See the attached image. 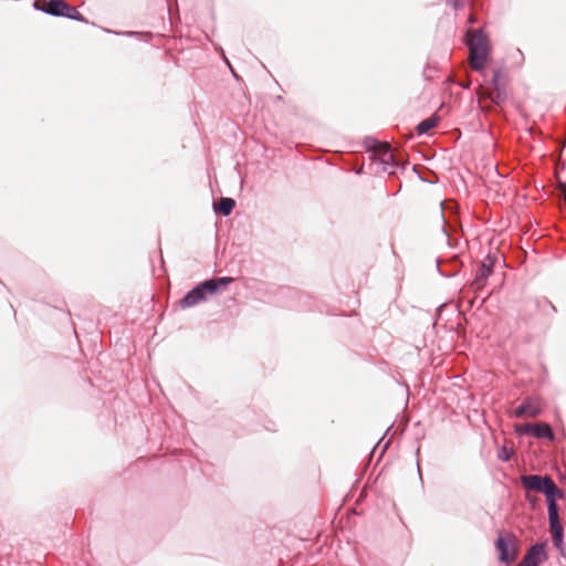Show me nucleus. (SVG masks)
<instances>
[{
  "mask_svg": "<svg viewBox=\"0 0 566 566\" xmlns=\"http://www.w3.org/2000/svg\"><path fill=\"white\" fill-rule=\"evenodd\" d=\"M450 4H451V7H452L453 9H455V10H457V9H459V8L461 7V3L459 2V0H454V1H453V2H451Z\"/></svg>",
  "mask_w": 566,
  "mask_h": 566,
  "instance_id": "obj_22",
  "label": "nucleus"
},
{
  "mask_svg": "<svg viewBox=\"0 0 566 566\" xmlns=\"http://www.w3.org/2000/svg\"><path fill=\"white\" fill-rule=\"evenodd\" d=\"M516 566H530L524 559H522Z\"/></svg>",
  "mask_w": 566,
  "mask_h": 566,
  "instance_id": "obj_25",
  "label": "nucleus"
},
{
  "mask_svg": "<svg viewBox=\"0 0 566 566\" xmlns=\"http://www.w3.org/2000/svg\"><path fill=\"white\" fill-rule=\"evenodd\" d=\"M474 22V17L473 15H470L469 18V23H473Z\"/></svg>",
  "mask_w": 566,
  "mask_h": 566,
  "instance_id": "obj_27",
  "label": "nucleus"
},
{
  "mask_svg": "<svg viewBox=\"0 0 566 566\" xmlns=\"http://www.w3.org/2000/svg\"><path fill=\"white\" fill-rule=\"evenodd\" d=\"M104 31L106 33H112V34H115V35H124V36H128V38H138L143 41H146L148 42L151 38H153V33L150 32H137V31H124V32H118V31H113V30H109V29H104Z\"/></svg>",
  "mask_w": 566,
  "mask_h": 566,
  "instance_id": "obj_16",
  "label": "nucleus"
},
{
  "mask_svg": "<svg viewBox=\"0 0 566 566\" xmlns=\"http://www.w3.org/2000/svg\"><path fill=\"white\" fill-rule=\"evenodd\" d=\"M417 468H418L419 479H420V481H422V475H421L419 463H417Z\"/></svg>",
  "mask_w": 566,
  "mask_h": 566,
  "instance_id": "obj_26",
  "label": "nucleus"
},
{
  "mask_svg": "<svg viewBox=\"0 0 566 566\" xmlns=\"http://www.w3.org/2000/svg\"><path fill=\"white\" fill-rule=\"evenodd\" d=\"M533 437L537 439H547L548 441L555 440V433L548 423H535Z\"/></svg>",
  "mask_w": 566,
  "mask_h": 566,
  "instance_id": "obj_13",
  "label": "nucleus"
},
{
  "mask_svg": "<svg viewBox=\"0 0 566 566\" xmlns=\"http://www.w3.org/2000/svg\"><path fill=\"white\" fill-rule=\"evenodd\" d=\"M459 85H460L462 88L467 90V88H469V87H470V85H471V81H470V80H465V81H463V82H460V83H459Z\"/></svg>",
  "mask_w": 566,
  "mask_h": 566,
  "instance_id": "obj_20",
  "label": "nucleus"
},
{
  "mask_svg": "<svg viewBox=\"0 0 566 566\" xmlns=\"http://www.w3.org/2000/svg\"><path fill=\"white\" fill-rule=\"evenodd\" d=\"M520 482L526 492L544 494L547 502V510L557 507V500L564 497V492L547 474H523L520 476Z\"/></svg>",
  "mask_w": 566,
  "mask_h": 566,
  "instance_id": "obj_2",
  "label": "nucleus"
},
{
  "mask_svg": "<svg viewBox=\"0 0 566 566\" xmlns=\"http://www.w3.org/2000/svg\"><path fill=\"white\" fill-rule=\"evenodd\" d=\"M495 548L499 552V560L504 564H512L517 556V545L515 544V537L509 539L500 535L495 541Z\"/></svg>",
  "mask_w": 566,
  "mask_h": 566,
  "instance_id": "obj_4",
  "label": "nucleus"
},
{
  "mask_svg": "<svg viewBox=\"0 0 566 566\" xmlns=\"http://www.w3.org/2000/svg\"><path fill=\"white\" fill-rule=\"evenodd\" d=\"M495 261L496 258L489 254L485 260L478 266L475 277L471 284L475 291H480L484 287L488 277L493 271Z\"/></svg>",
  "mask_w": 566,
  "mask_h": 566,
  "instance_id": "obj_7",
  "label": "nucleus"
},
{
  "mask_svg": "<svg viewBox=\"0 0 566 566\" xmlns=\"http://www.w3.org/2000/svg\"><path fill=\"white\" fill-rule=\"evenodd\" d=\"M371 165H377L381 168V171L392 175L400 167V161L392 154L389 144L385 143L381 147L380 155Z\"/></svg>",
  "mask_w": 566,
  "mask_h": 566,
  "instance_id": "obj_6",
  "label": "nucleus"
},
{
  "mask_svg": "<svg viewBox=\"0 0 566 566\" xmlns=\"http://www.w3.org/2000/svg\"><path fill=\"white\" fill-rule=\"evenodd\" d=\"M526 500L531 503V504H535V499L530 496L528 494H526Z\"/></svg>",
  "mask_w": 566,
  "mask_h": 566,
  "instance_id": "obj_24",
  "label": "nucleus"
},
{
  "mask_svg": "<svg viewBox=\"0 0 566 566\" xmlns=\"http://www.w3.org/2000/svg\"><path fill=\"white\" fill-rule=\"evenodd\" d=\"M502 76H503V72L501 69L493 70V76H492L491 83L494 87V92L491 96V101L495 105L503 104L507 98L505 83H503L501 81Z\"/></svg>",
  "mask_w": 566,
  "mask_h": 566,
  "instance_id": "obj_10",
  "label": "nucleus"
},
{
  "mask_svg": "<svg viewBox=\"0 0 566 566\" xmlns=\"http://www.w3.org/2000/svg\"><path fill=\"white\" fill-rule=\"evenodd\" d=\"M548 303H549V305H551V310H553L554 312H556V307H555L551 302H548Z\"/></svg>",
  "mask_w": 566,
  "mask_h": 566,
  "instance_id": "obj_28",
  "label": "nucleus"
},
{
  "mask_svg": "<svg viewBox=\"0 0 566 566\" xmlns=\"http://www.w3.org/2000/svg\"><path fill=\"white\" fill-rule=\"evenodd\" d=\"M563 198L566 201V181L563 184Z\"/></svg>",
  "mask_w": 566,
  "mask_h": 566,
  "instance_id": "obj_23",
  "label": "nucleus"
},
{
  "mask_svg": "<svg viewBox=\"0 0 566 566\" xmlns=\"http://www.w3.org/2000/svg\"><path fill=\"white\" fill-rule=\"evenodd\" d=\"M514 454V451L511 448H506L505 446L501 447L497 450V458L499 460L506 462L509 461Z\"/></svg>",
  "mask_w": 566,
  "mask_h": 566,
  "instance_id": "obj_19",
  "label": "nucleus"
},
{
  "mask_svg": "<svg viewBox=\"0 0 566 566\" xmlns=\"http://www.w3.org/2000/svg\"><path fill=\"white\" fill-rule=\"evenodd\" d=\"M232 282L233 277L231 276H214L207 279L195 285L182 296L179 301V307L186 310L197 306L198 304L206 302L209 294L214 295L220 293Z\"/></svg>",
  "mask_w": 566,
  "mask_h": 566,
  "instance_id": "obj_1",
  "label": "nucleus"
},
{
  "mask_svg": "<svg viewBox=\"0 0 566 566\" xmlns=\"http://www.w3.org/2000/svg\"><path fill=\"white\" fill-rule=\"evenodd\" d=\"M549 532L553 538L554 546L558 551H563L564 545V528L559 518V506L547 510Z\"/></svg>",
  "mask_w": 566,
  "mask_h": 566,
  "instance_id": "obj_5",
  "label": "nucleus"
},
{
  "mask_svg": "<svg viewBox=\"0 0 566 566\" xmlns=\"http://www.w3.org/2000/svg\"><path fill=\"white\" fill-rule=\"evenodd\" d=\"M63 18H67L70 20H74V21H78V22H85V23L88 22L86 20V18L81 12L77 11L76 8L70 6L69 3H67V11L65 12Z\"/></svg>",
  "mask_w": 566,
  "mask_h": 566,
  "instance_id": "obj_17",
  "label": "nucleus"
},
{
  "mask_svg": "<svg viewBox=\"0 0 566 566\" xmlns=\"http://www.w3.org/2000/svg\"><path fill=\"white\" fill-rule=\"evenodd\" d=\"M534 427H535V423L525 422V423L516 427L515 432L518 436H532L533 437Z\"/></svg>",
  "mask_w": 566,
  "mask_h": 566,
  "instance_id": "obj_18",
  "label": "nucleus"
},
{
  "mask_svg": "<svg viewBox=\"0 0 566 566\" xmlns=\"http://www.w3.org/2000/svg\"><path fill=\"white\" fill-rule=\"evenodd\" d=\"M439 120H440V118L438 116H431V117H428V118L421 120L416 127L417 134L418 135L427 134L430 129L434 128L438 125Z\"/></svg>",
  "mask_w": 566,
  "mask_h": 566,
  "instance_id": "obj_15",
  "label": "nucleus"
},
{
  "mask_svg": "<svg viewBox=\"0 0 566 566\" xmlns=\"http://www.w3.org/2000/svg\"><path fill=\"white\" fill-rule=\"evenodd\" d=\"M437 269H438L439 273H440L442 276H451V275H452V274H447V273H444V272H442V271L440 270V260H439V259H437Z\"/></svg>",
  "mask_w": 566,
  "mask_h": 566,
  "instance_id": "obj_21",
  "label": "nucleus"
},
{
  "mask_svg": "<svg viewBox=\"0 0 566 566\" xmlns=\"http://www.w3.org/2000/svg\"><path fill=\"white\" fill-rule=\"evenodd\" d=\"M547 541L536 543L532 545L523 559L530 565V566H538L539 564L544 563L547 558V552H546Z\"/></svg>",
  "mask_w": 566,
  "mask_h": 566,
  "instance_id": "obj_9",
  "label": "nucleus"
},
{
  "mask_svg": "<svg viewBox=\"0 0 566 566\" xmlns=\"http://www.w3.org/2000/svg\"><path fill=\"white\" fill-rule=\"evenodd\" d=\"M541 412H542V409L538 406L534 405L531 398H526L514 410V416L516 418H522V417H525V416L535 418V417L539 416Z\"/></svg>",
  "mask_w": 566,
  "mask_h": 566,
  "instance_id": "obj_11",
  "label": "nucleus"
},
{
  "mask_svg": "<svg viewBox=\"0 0 566 566\" xmlns=\"http://www.w3.org/2000/svg\"><path fill=\"white\" fill-rule=\"evenodd\" d=\"M33 8L49 15L63 18L67 11V3L64 0H49L44 1L43 4L34 1Z\"/></svg>",
  "mask_w": 566,
  "mask_h": 566,
  "instance_id": "obj_8",
  "label": "nucleus"
},
{
  "mask_svg": "<svg viewBox=\"0 0 566 566\" xmlns=\"http://www.w3.org/2000/svg\"><path fill=\"white\" fill-rule=\"evenodd\" d=\"M361 172H363V167L359 168L358 170H356V174H358V175L361 174Z\"/></svg>",
  "mask_w": 566,
  "mask_h": 566,
  "instance_id": "obj_29",
  "label": "nucleus"
},
{
  "mask_svg": "<svg viewBox=\"0 0 566 566\" xmlns=\"http://www.w3.org/2000/svg\"><path fill=\"white\" fill-rule=\"evenodd\" d=\"M467 35L471 69L475 72H483L491 50L489 38L483 29H469Z\"/></svg>",
  "mask_w": 566,
  "mask_h": 566,
  "instance_id": "obj_3",
  "label": "nucleus"
},
{
  "mask_svg": "<svg viewBox=\"0 0 566 566\" xmlns=\"http://www.w3.org/2000/svg\"><path fill=\"white\" fill-rule=\"evenodd\" d=\"M234 207L235 200L230 197H221L217 202H213V211L222 217L230 216Z\"/></svg>",
  "mask_w": 566,
  "mask_h": 566,
  "instance_id": "obj_12",
  "label": "nucleus"
},
{
  "mask_svg": "<svg viewBox=\"0 0 566 566\" xmlns=\"http://www.w3.org/2000/svg\"><path fill=\"white\" fill-rule=\"evenodd\" d=\"M384 144H379L377 139L373 137H366L364 140V146L367 151L370 153V160L371 163L377 159V157L380 155V150Z\"/></svg>",
  "mask_w": 566,
  "mask_h": 566,
  "instance_id": "obj_14",
  "label": "nucleus"
}]
</instances>
